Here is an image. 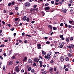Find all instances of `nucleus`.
I'll use <instances>...</instances> for the list:
<instances>
[{"instance_id":"51","label":"nucleus","mask_w":74,"mask_h":74,"mask_svg":"<svg viewBox=\"0 0 74 74\" xmlns=\"http://www.w3.org/2000/svg\"><path fill=\"white\" fill-rule=\"evenodd\" d=\"M65 27H68V25L67 24H65Z\"/></svg>"},{"instance_id":"16","label":"nucleus","mask_w":74,"mask_h":74,"mask_svg":"<svg viewBox=\"0 0 74 74\" xmlns=\"http://www.w3.org/2000/svg\"><path fill=\"white\" fill-rule=\"evenodd\" d=\"M50 9V8H49V7H46V8H45V10H48Z\"/></svg>"},{"instance_id":"47","label":"nucleus","mask_w":74,"mask_h":74,"mask_svg":"<svg viewBox=\"0 0 74 74\" xmlns=\"http://www.w3.org/2000/svg\"><path fill=\"white\" fill-rule=\"evenodd\" d=\"M69 22L70 24H71L73 22V21H71V20H69Z\"/></svg>"},{"instance_id":"52","label":"nucleus","mask_w":74,"mask_h":74,"mask_svg":"<svg viewBox=\"0 0 74 74\" xmlns=\"http://www.w3.org/2000/svg\"><path fill=\"white\" fill-rule=\"evenodd\" d=\"M12 5V3H8V6H11Z\"/></svg>"},{"instance_id":"64","label":"nucleus","mask_w":74,"mask_h":74,"mask_svg":"<svg viewBox=\"0 0 74 74\" xmlns=\"http://www.w3.org/2000/svg\"><path fill=\"white\" fill-rule=\"evenodd\" d=\"M56 74H59V71H57L56 73Z\"/></svg>"},{"instance_id":"50","label":"nucleus","mask_w":74,"mask_h":74,"mask_svg":"<svg viewBox=\"0 0 74 74\" xmlns=\"http://www.w3.org/2000/svg\"><path fill=\"white\" fill-rule=\"evenodd\" d=\"M53 30H57V28L56 27H53Z\"/></svg>"},{"instance_id":"40","label":"nucleus","mask_w":74,"mask_h":74,"mask_svg":"<svg viewBox=\"0 0 74 74\" xmlns=\"http://www.w3.org/2000/svg\"><path fill=\"white\" fill-rule=\"evenodd\" d=\"M24 42L25 43H27L28 42L27 40H25L24 41Z\"/></svg>"},{"instance_id":"38","label":"nucleus","mask_w":74,"mask_h":74,"mask_svg":"<svg viewBox=\"0 0 74 74\" xmlns=\"http://www.w3.org/2000/svg\"><path fill=\"white\" fill-rule=\"evenodd\" d=\"M26 36L28 37H32L31 36H30V35H29L28 34H26Z\"/></svg>"},{"instance_id":"25","label":"nucleus","mask_w":74,"mask_h":74,"mask_svg":"<svg viewBox=\"0 0 74 74\" xmlns=\"http://www.w3.org/2000/svg\"><path fill=\"white\" fill-rule=\"evenodd\" d=\"M15 3V2L14 1H12L11 3V5H14Z\"/></svg>"},{"instance_id":"26","label":"nucleus","mask_w":74,"mask_h":74,"mask_svg":"<svg viewBox=\"0 0 74 74\" xmlns=\"http://www.w3.org/2000/svg\"><path fill=\"white\" fill-rule=\"evenodd\" d=\"M18 6V7H16V8H15V9L16 10H18L19 9Z\"/></svg>"},{"instance_id":"19","label":"nucleus","mask_w":74,"mask_h":74,"mask_svg":"<svg viewBox=\"0 0 74 74\" xmlns=\"http://www.w3.org/2000/svg\"><path fill=\"white\" fill-rule=\"evenodd\" d=\"M47 73V71H44V72H42V74H46Z\"/></svg>"},{"instance_id":"4","label":"nucleus","mask_w":74,"mask_h":74,"mask_svg":"<svg viewBox=\"0 0 74 74\" xmlns=\"http://www.w3.org/2000/svg\"><path fill=\"white\" fill-rule=\"evenodd\" d=\"M60 60L61 62H63L65 60L64 57V56H62L60 57Z\"/></svg>"},{"instance_id":"29","label":"nucleus","mask_w":74,"mask_h":74,"mask_svg":"<svg viewBox=\"0 0 74 74\" xmlns=\"http://www.w3.org/2000/svg\"><path fill=\"white\" fill-rule=\"evenodd\" d=\"M50 63H51V64H53V63H54V61H53V59L51 60L50 61Z\"/></svg>"},{"instance_id":"53","label":"nucleus","mask_w":74,"mask_h":74,"mask_svg":"<svg viewBox=\"0 0 74 74\" xmlns=\"http://www.w3.org/2000/svg\"><path fill=\"white\" fill-rule=\"evenodd\" d=\"M19 23V22L18 21L17 23V22H15V24H16V25H17V24H18Z\"/></svg>"},{"instance_id":"45","label":"nucleus","mask_w":74,"mask_h":74,"mask_svg":"<svg viewBox=\"0 0 74 74\" xmlns=\"http://www.w3.org/2000/svg\"><path fill=\"white\" fill-rule=\"evenodd\" d=\"M73 2V0H70L69 1V3H72Z\"/></svg>"},{"instance_id":"37","label":"nucleus","mask_w":74,"mask_h":74,"mask_svg":"<svg viewBox=\"0 0 74 74\" xmlns=\"http://www.w3.org/2000/svg\"><path fill=\"white\" fill-rule=\"evenodd\" d=\"M12 50H10V51H9V54L10 55L12 53Z\"/></svg>"},{"instance_id":"28","label":"nucleus","mask_w":74,"mask_h":74,"mask_svg":"<svg viewBox=\"0 0 74 74\" xmlns=\"http://www.w3.org/2000/svg\"><path fill=\"white\" fill-rule=\"evenodd\" d=\"M46 43L48 45L49 44H50V42L49 41H47V42H46Z\"/></svg>"},{"instance_id":"62","label":"nucleus","mask_w":74,"mask_h":74,"mask_svg":"<svg viewBox=\"0 0 74 74\" xmlns=\"http://www.w3.org/2000/svg\"><path fill=\"white\" fill-rule=\"evenodd\" d=\"M53 69L54 70V71H56L57 69L56 68H54Z\"/></svg>"},{"instance_id":"2","label":"nucleus","mask_w":74,"mask_h":74,"mask_svg":"<svg viewBox=\"0 0 74 74\" xmlns=\"http://www.w3.org/2000/svg\"><path fill=\"white\" fill-rule=\"evenodd\" d=\"M31 5V3L29 2H27L25 4V7H30Z\"/></svg>"},{"instance_id":"46","label":"nucleus","mask_w":74,"mask_h":74,"mask_svg":"<svg viewBox=\"0 0 74 74\" xmlns=\"http://www.w3.org/2000/svg\"><path fill=\"white\" fill-rule=\"evenodd\" d=\"M72 27V26L70 25H69L68 26V27H69V28H71Z\"/></svg>"},{"instance_id":"1","label":"nucleus","mask_w":74,"mask_h":74,"mask_svg":"<svg viewBox=\"0 0 74 74\" xmlns=\"http://www.w3.org/2000/svg\"><path fill=\"white\" fill-rule=\"evenodd\" d=\"M45 58H47L48 60H49L51 58V56L49 53L47 54V56L45 55Z\"/></svg>"},{"instance_id":"31","label":"nucleus","mask_w":74,"mask_h":74,"mask_svg":"<svg viewBox=\"0 0 74 74\" xmlns=\"http://www.w3.org/2000/svg\"><path fill=\"white\" fill-rule=\"evenodd\" d=\"M29 17H27L26 19V21L28 22L29 21Z\"/></svg>"},{"instance_id":"61","label":"nucleus","mask_w":74,"mask_h":74,"mask_svg":"<svg viewBox=\"0 0 74 74\" xmlns=\"http://www.w3.org/2000/svg\"><path fill=\"white\" fill-rule=\"evenodd\" d=\"M33 65L34 66H36V65H37V64H36V63H34L33 64Z\"/></svg>"},{"instance_id":"55","label":"nucleus","mask_w":74,"mask_h":74,"mask_svg":"<svg viewBox=\"0 0 74 74\" xmlns=\"http://www.w3.org/2000/svg\"><path fill=\"white\" fill-rule=\"evenodd\" d=\"M5 66H3V69L4 71H5Z\"/></svg>"},{"instance_id":"48","label":"nucleus","mask_w":74,"mask_h":74,"mask_svg":"<svg viewBox=\"0 0 74 74\" xmlns=\"http://www.w3.org/2000/svg\"><path fill=\"white\" fill-rule=\"evenodd\" d=\"M60 25L61 27H62L64 25V24L63 23H61Z\"/></svg>"},{"instance_id":"39","label":"nucleus","mask_w":74,"mask_h":74,"mask_svg":"<svg viewBox=\"0 0 74 74\" xmlns=\"http://www.w3.org/2000/svg\"><path fill=\"white\" fill-rule=\"evenodd\" d=\"M36 11V12H38V8H36L35 9Z\"/></svg>"},{"instance_id":"12","label":"nucleus","mask_w":74,"mask_h":74,"mask_svg":"<svg viewBox=\"0 0 74 74\" xmlns=\"http://www.w3.org/2000/svg\"><path fill=\"white\" fill-rule=\"evenodd\" d=\"M27 17L26 16H24V17L22 18V19L24 21H25L26 20V19Z\"/></svg>"},{"instance_id":"11","label":"nucleus","mask_w":74,"mask_h":74,"mask_svg":"<svg viewBox=\"0 0 74 74\" xmlns=\"http://www.w3.org/2000/svg\"><path fill=\"white\" fill-rule=\"evenodd\" d=\"M36 9L35 8H30V12H32L33 11H35Z\"/></svg>"},{"instance_id":"30","label":"nucleus","mask_w":74,"mask_h":74,"mask_svg":"<svg viewBox=\"0 0 74 74\" xmlns=\"http://www.w3.org/2000/svg\"><path fill=\"white\" fill-rule=\"evenodd\" d=\"M73 40V37H71V38H70V40Z\"/></svg>"},{"instance_id":"14","label":"nucleus","mask_w":74,"mask_h":74,"mask_svg":"<svg viewBox=\"0 0 74 74\" xmlns=\"http://www.w3.org/2000/svg\"><path fill=\"white\" fill-rule=\"evenodd\" d=\"M65 60L67 61H69V57H66L65 58Z\"/></svg>"},{"instance_id":"35","label":"nucleus","mask_w":74,"mask_h":74,"mask_svg":"<svg viewBox=\"0 0 74 74\" xmlns=\"http://www.w3.org/2000/svg\"><path fill=\"white\" fill-rule=\"evenodd\" d=\"M49 53L50 55H52V52L51 51H49Z\"/></svg>"},{"instance_id":"54","label":"nucleus","mask_w":74,"mask_h":74,"mask_svg":"<svg viewBox=\"0 0 74 74\" xmlns=\"http://www.w3.org/2000/svg\"><path fill=\"white\" fill-rule=\"evenodd\" d=\"M5 45H1L0 47H4Z\"/></svg>"},{"instance_id":"22","label":"nucleus","mask_w":74,"mask_h":74,"mask_svg":"<svg viewBox=\"0 0 74 74\" xmlns=\"http://www.w3.org/2000/svg\"><path fill=\"white\" fill-rule=\"evenodd\" d=\"M63 13H66V11H67V10L66 9H64L63 11Z\"/></svg>"},{"instance_id":"36","label":"nucleus","mask_w":74,"mask_h":74,"mask_svg":"<svg viewBox=\"0 0 74 74\" xmlns=\"http://www.w3.org/2000/svg\"><path fill=\"white\" fill-rule=\"evenodd\" d=\"M37 5H34V8L35 9H36V8H36V7H37Z\"/></svg>"},{"instance_id":"18","label":"nucleus","mask_w":74,"mask_h":74,"mask_svg":"<svg viewBox=\"0 0 74 74\" xmlns=\"http://www.w3.org/2000/svg\"><path fill=\"white\" fill-rule=\"evenodd\" d=\"M27 57H24V58L23 59V61H26V60H27Z\"/></svg>"},{"instance_id":"21","label":"nucleus","mask_w":74,"mask_h":74,"mask_svg":"<svg viewBox=\"0 0 74 74\" xmlns=\"http://www.w3.org/2000/svg\"><path fill=\"white\" fill-rule=\"evenodd\" d=\"M31 72L32 73H34L35 72V70L34 69H32L31 70Z\"/></svg>"},{"instance_id":"15","label":"nucleus","mask_w":74,"mask_h":74,"mask_svg":"<svg viewBox=\"0 0 74 74\" xmlns=\"http://www.w3.org/2000/svg\"><path fill=\"white\" fill-rule=\"evenodd\" d=\"M66 42H69L70 40V39L69 38H66Z\"/></svg>"},{"instance_id":"56","label":"nucleus","mask_w":74,"mask_h":74,"mask_svg":"<svg viewBox=\"0 0 74 74\" xmlns=\"http://www.w3.org/2000/svg\"><path fill=\"white\" fill-rule=\"evenodd\" d=\"M3 55L4 56H7V55H6V53H3Z\"/></svg>"},{"instance_id":"6","label":"nucleus","mask_w":74,"mask_h":74,"mask_svg":"<svg viewBox=\"0 0 74 74\" xmlns=\"http://www.w3.org/2000/svg\"><path fill=\"white\" fill-rule=\"evenodd\" d=\"M70 12H71V14H72V15H74V10H73V8H71V9Z\"/></svg>"},{"instance_id":"42","label":"nucleus","mask_w":74,"mask_h":74,"mask_svg":"<svg viewBox=\"0 0 74 74\" xmlns=\"http://www.w3.org/2000/svg\"><path fill=\"white\" fill-rule=\"evenodd\" d=\"M41 71L42 72H42H44V71H45V70L44 69H41Z\"/></svg>"},{"instance_id":"8","label":"nucleus","mask_w":74,"mask_h":74,"mask_svg":"<svg viewBox=\"0 0 74 74\" xmlns=\"http://www.w3.org/2000/svg\"><path fill=\"white\" fill-rule=\"evenodd\" d=\"M13 64V61H10V62H9V64H8V65H12Z\"/></svg>"},{"instance_id":"58","label":"nucleus","mask_w":74,"mask_h":74,"mask_svg":"<svg viewBox=\"0 0 74 74\" xmlns=\"http://www.w3.org/2000/svg\"><path fill=\"white\" fill-rule=\"evenodd\" d=\"M8 26L9 27H11V24H8Z\"/></svg>"},{"instance_id":"17","label":"nucleus","mask_w":74,"mask_h":74,"mask_svg":"<svg viewBox=\"0 0 74 74\" xmlns=\"http://www.w3.org/2000/svg\"><path fill=\"white\" fill-rule=\"evenodd\" d=\"M42 54H43V55H46V53L45 52H44V51L42 50Z\"/></svg>"},{"instance_id":"63","label":"nucleus","mask_w":74,"mask_h":74,"mask_svg":"<svg viewBox=\"0 0 74 74\" xmlns=\"http://www.w3.org/2000/svg\"><path fill=\"white\" fill-rule=\"evenodd\" d=\"M16 64H18V63H19V62L18 61H16Z\"/></svg>"},{"instance_id":"3","label":"nucleus","mask_w":74,"mask_h":74,"mask_svg":"<svg viewBox=\"0 0 74 74\" xmlns=\"http://www.w3.org/2000/svg\"><path fill=\"white\" fill-rule=\"evenodd\" d=\"M68 48H70L69 49V52L70 53H71L72 52V50H71V48H73L74 47V45H73L71 44V45H70L69 46H67Z\"/></svg>"},{"instance_id":"41","label":"nucleus","mask_w":74,"mask_h":74,"mask_svg":"<svg viewBox=\"0 0 74 74\" xmlns=\"http://www.w3.org/2000/svg\"><path fill=\"white\" fill-rule=\"evenodd\" d=\"M49 3H46V4H45V6H49Z\"/></svg>"},{"instance_id":"23","label":"nucleus","mask_w":74,"mask_h":74,"mask_svg":"<svg viewBox=\"0 0 74 74\" xmlns=\"http://www.w3.org/2000/svg\"><path fill=\"white\" fill-rule=\"evenodd\" d=\"M48 27H49V28H50L51 29H52V26L51 25H49L48 26Z\"/></svg>"},{"instance_id":"34","label":"nucleus","mask_w":74,"mask_h":74,"mask_svg":"<svg viewBox=\"0 0 74 74\" xmlns=\"http://www.w3.org/2000/svg\"><path fill=\"white\" fill-rule=\"evenodd\" d=\"M63 35H60V38H62H62L63 37Z\"/></svg>"},{"instance_id":"10","label":"nucleus","mask_w":74,"mask_h":74,"mask_svg":"<svg viewBox=\"0 0 74 74\" xmlns=\"http://www.w3.org/2000/svg\"><path fill=\"white\" fill-rule=\"evenodd\" d=\"M53 68H50L49 69V71L50 73H52L53 71Z\"/></svg>"},{"instance_id":"32","label":"nucleus","mask_w":74,"mask_h":74,"mask_svg":"<svg viewBox=\"0 0 74 74\" xmlns=\"http://www.w3.org/2000/svg\"><path fill=\"white\" fill-rule=\"evenodd\" d=\"M42 13V16H44L45 14V13H44V12L43 11H42L41 12V13Z\"/></svg>"},{"instance_id":"43","label":"nucleus","mask_w":74,"mask_h":74,"mask_svg":"<svg viewBox=\"0 0 74 74\" xmlns=\"http://www.w3.org/2000/svg\"><path fill=\"white\" fill-rule=\"evenodd\" d=\"M38 58H41V59H42V60L43 59V58L42 57V56H39Z\"/></svg>"},{"instance_id":"13","label":"nucleus","mask_w":74,"mask_h":74,"mask_svg":"<svg viewBox=\"0 0 74 74\" xmlns=\"http://www.w3.org/2000/svg\"><path fill=\"white\" fill-rule=\"evenodd\" d=\"M28 62L29 63H32V60L31 59H29Z\"/></svg>"},{"instance_id":"20","label":"nucleus","mask_w":74,"mask_h":74,"mask_svg":"<svg viewBox=\"0 0 74 74\" xmlns=\"http://www.w3.org/2000/svg\"><path fill=\"white\" fill-rule=\"evenodd\" d=\"M68 56H69V57H71L72 56V55L71 54V53H68Z\"/></svg>"},{"instance_id":"60","label":"nucleus","mask_w":74,"mask_h":74,"mask_svg":"<svg viewBox=\"0 0 74 74\" xmlns=\"http://www.w3.org/2000/svg\"><path fill=\"white\" fill-rule=\"evenodd\" d=\"M15 58V56H14L12 57V59H14Z\"/></svg>"},{"instance_id":"7","label":"nucleus","mask_w":74,"mask_h":74,"mask_svg":"<svg viewBox=\"0 0 74 74\" xmlns=\"http://www.w3.org/2000/svg\"><path fill=\"white\" fill-rule=\"evenodd\" d=\"M37 47L38 49H41V44H40V43H39L38 44V45H37Z\"/></svg>"},{"instance_id":"44","label":"nucleus","mask_w":74,"mask_h":74,"mask_svg":"<svg viewBox=\"0 0 74 74\" xmlns=\"http://www.w3.org/2000/svg\"><path fill=\"white\" fill-rule=\"evenodd\" d=\"M51 3H52V4H54V1H51Z\"/></svg>"},{"instance_id":"27","label":"nucleus","mask_w":74,"mask_h":74,"mask_svg":"<svg viewBox=\"0 0 74 74\" xmlns=\"http://www.w3.org/2000/svg\"><path fill=\"white\" fill-rule=\"evenodd\" d=\"M63 45H62V44H61V45H60L59 46V47H60V48H63Z\"/></svg>"},{"instance_id":"9","label":"nucleus","mask_w":74,"mask_h":74,"mask_svg":"<svg viewBox=\"0 0 74 74\" xmlns=\"http://www.w3.org/2000/svg\"><path fill=\"white\" fill-rule=\"evenodd\" d=\"M38 58H36V57H35L34 58V62H36L38 61Z\"/></svg>"},{"instance_id":"24","label":"nucleus","mask_w":74,"mask_h":74,"mask_svg":"<svg viewBox=\"0 0 74 74\" xmlns=\"http://www.w3.org/2000/svg\"><path fill=\"white\" fill-rule=\"evenodd\" d=\"M32 69V67H29L28 69V70L29 71H30Z\"/></svg>"},{"instance_id":"59","label":"nucleus","mask_w":74,"mask_h":74,"mask_svg":"<svg viewBox=\"0 0 74 74\" xmlns=\"http://www.w3.org/2000/svg\"><path fill=\"white\" fill-rule=\"evenodd\" d=\"M14 30V28H12V29H11L10 30L12 31H13Z\"/></svg>"},{"instance_id":"49","label":"nucleus","mask_w":74,"mask_h":74,"mask_svg":"<svg viewBox=\"0 0 74 74\" xmlns=\"http://www.w3.org/2000/svg\"><path fill=\"white\" fill-rule=\"evenodd\" d=\"M8 39H9V41H10L11 40V37H9L8 38Z\"/></svg>"},{"instance_id":"57","label":"nucleus","mask_w":74,"mask_h":74,"mask_svg":"<svg viewBox=\"0 0 74 74\" xmlns=\"http://www.w3.org/2000/svg\"><path fill=\"white\" fill-rule=\"evenodd\" d=\"M24 71V70L23 69H22V70L21 71V72L22 73H23Z\"/></svg>"},{"instance_id":"5","label":"nucleus","mask_w":74,"mask_h":74,"mask_svg":"<svg viewBox=\"0 0 74 74\" xmlns=\"http://www.w3.org/2000/svg\"><path fill=\"white\" fill-rule=\"evenodd\" d=\"M19 66H16V68H15V70L17 72H18V73H19V69L18 68Z\"/></svg>"},{"instance_id":"33","label":"nucleus","mask_w":74,"mask_h":74,"mask_svg":"<svg viewBox=\"0 0 74 74\" xmlns=\"http://www.w3.org/2000/svg\"><path fill=\"white\" fill-rule=\"evenodd\" d=\"M18 18H15L14 21H18Z\"/></svg>"}]
</instances>
